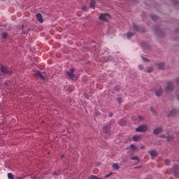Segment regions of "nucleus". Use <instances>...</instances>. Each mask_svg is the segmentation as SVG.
I'll list each match as a JSON object with an SVG mask.
<instances>
[{
  "mask_svg": "<svg viewBox=\"0 0 179 179\" xmlns=\"http://www.w3.org/2000/svg\"><path fill=\"white\" fill-rule=\"evenodd\" d=\"M0 71L2 73V76H4V78H6L7 76L10 77L13 75V71L9 70L8 67L3 66L2 64H0Z\"/></svg>",
  "mask_w": 179,
  "mask_h": 179,
  "instance_id": "nucleus-1",
  "label": "nucleus"
},
{
  "mask_svg": "<svg viewBox=\"0 0 179 179\" xmlns=\"http://www.w3.org/2000/svg\"><path fill=\"white\" fill-rule=\"evenodd\" d=\"M148 128L149 127H148V124H141L136 129V132H142L143 134H145V133L148 132Z\"/></svg>",
  "mask_w": 179,
  "mask_h": 179,
  "instance_id": "nucleus-2",
  "label": "nucleus"
},
{
  "mask_svg": "<svg viewBox=\"0 0 179 179\" xmlns=\"http://www.w3.org/2000/svg\"><path fill=\"white\" fill-rule=\"evenodd\" d=\"M111 16L108 13H101L99 14V20H102L103 22H108Z\"/></svg>",
  "mask_w": 179,
  "mask_h": 179,
  "instance_id": "nucleus-3",
  "label": "nucleus"
},
{
  "mask_svg": "<svg viewBox=\"0 0 179 179\" xmlns=\"http://www.w3.org/2000/svg\"><path fill=\"white\" fill-rule=\"evenodd\" d=\"M173 171L174 172V176L176 177V178H178L179 177V166L177 164L173 165Z\"/></svg>",
  "mask_w": 179,
  "mask_h": 179,
  "instance_id": "nucleus-4",
  "label": "nucleus"
},
{
  "mask_svg": "<svg viewBox=\"0 0 179 179\" xmlns=\"http://www.w3.org/2000/svg\"><path fill=\"white\" fill-rule=\"evenodd\" d=\"M118 124L119 125H120V127H127V125L128 124V120H127V118L125 117H123L119 120Z\"/></svg>",
  "mask_w": 179,
  "mask_h": 179,
  "instance_id": "nucleus-5",
  "label": "nucleus"
},
{
  "mask_svg": "<svg viewBox=\"0 0 179 179\" xmlns=\"http://www.w3.org/2000/svg\"><path fill=\"white\" fill-rule=\"evenodd\" d=\"M73 72H75V69L73 68L70 69V71L66 72V75H68L69 78L71 79V80H73V77L75 76V73H73Z\"/></svg>",
  "mask_w": 179,
  "mask_h": 179,
  "instance_id": "nucleus-6",
  "label": "nucleus"
},
{
  "mask_svg": "<svg viewBox=\"0 0 179 179\" xmlns=\"http://www.w3.org/2000/svg\"><path fill=\"white\" fill-rule=\"evenodd\" d=\"M174 90V85H173V83L169 82L167 83V87H166L165 90L166 92H173Z\"/></svg>",
  "mask_w": 179,
  "mask_h": 179,
  "instance_id": "nucleus-7",
  "label": "nucleus"
},
{
  "mask_svg": "<svg viewBox=\"0 0 179 179\" xmlns=\"http://www.w3.org/2000/svg\"><path fill=\"white\" fill-rule=\"evenodd\" d=\"M103 134H110L111 132V126L106 124L103 127Z\"/></svg>",
  "mask_w": 179,
  "mask_h": 179,
  "instance_id": "nucleus-8",
  "label": "nucleus"
},
{
  "mask_svg": "<svg viewBox=\"0 0 179 179\" xmlns=\"http://www.w3.org/2000/svg\"><path fill=\"white\" fill-rule=\"evenodd\" d=\"M133 27H134V30H135L136 31H140V33H145V29H143V27H139L136 24H134Z\"/></svg>",
  "mask_w": 179,
  "mask_h": 179,
  "instance_id": "nucleus-9",
  "label": "nucleus"
},
{
  "mask_svg": "<svg viewBox=\"0 0 179 179\" xmlns=\"http://www.w3.org/2000/svg\"><path fill=\"white\" fill-rule=\"evenodd\" d=\"M164 129L163 127H157L154 129L153 134L154 135H159V134H162Z\"/></svg>",
  "mask_w": 179,
  "mask_h": 179,
  "instance_id": "nucleus-10",
  "label": "nucleus"
},
{
  "mask_svg": "<svg viewBox=\"0 0 179 179\" xmlns=\"http://www.w3.org/2000/svg\"><path fill=\"white\" fill-rule=\"evenodd\" d=\"M36 17L38 22H39V23H44V20L43 19V15H41V13H38L36 15Z\"/></svg>",
  "mask_w": 179,
  "mask_h": 179,
  "instance_id": "nucleus-11",
  "label": "nucleus"
},
{
  "mask_svg": "<svg viewBox=\"0 0 179 179\" xmlns=\"http://www.w3.org/2000/svg\"><path fill=\"white\" fill-rule=\"evenodd\" d=\"M149 153L152 157H157V156H158V155H159L157 153V151H156V150H150V151H149Z\"/></svg>",
  "mask_w": 179,
  "mask_h": 179,
  "instance_id": "nucleus-12",
  "label": "nucleus"
},
{
  "mask_svg": "<svg viewBox=\"0 0 179 179\" xmlns=\"http://www.w3.org/2000/svg\"><path fill=\"white\" fill-rule=\"evenodd\" d=\"M9 34H8V32H3L0 34V38L3 40H6V38L8 37Z\"/></svg>",
  "mask_w": 179,
  "mask_h": 179,
  "instance_id": "nucleus-13",
  "label": "nucleus"
},
{
  "mask_svg": "<svg viewBox=\"0 0 179 179\" xmlns=\"http://www.w3.org/2000/svg\"><path fill=\"white\" fill-rule=\"evenodd\" d=\"M36 76H39V77L42 79V80H45V78L44 76L41 73V71H37L36 72Z\"/></svg>",
  "mask_w": 179,
  "mask_h": 179,
  "instance_id": "nucleus-14",
  "label": "nucleus"
},
{
  "mask_svg": "<svg viewBox=\"0 0 179 179\" xmlns=\"http://www.w3.org/2000/svg\"><path fill=\"white\" fill-rule=\"evenodd\" d=\"M155 31L157 33V36H159V37H163V35H162L163 31H162L160 29L155 28Z\"/></svg>",
  "mask_w": 179,
  "mask_h": 179,
  "instance_id": "nucleus-15",
  "label": "nucleus"
},
{
  "mask_svg": "<svg viewBox=\"0 0 179 179\" xmlns=\"http://www.w3.org/2000/svg\"><path fill=\"white\" fill-rule=\"evenodd\" d=\"M176 114H177V110L176 109H173L168 114V117H173V116L176 115Z\"/></svg>",
  "mask_w": 179,
  "mask_h": 179,
  "instance_id": "nucleus-16",
  "label": "nucleus"
},
{
  "mask_svg": "<svg viewBox=\"0 0 179 179\" xmlns=\"http://www.w3.org/2000/svg\"><path fill=\"white\" fill-rule=\"evenodd\" d=\"M163 94V90L162 88H160L159 90H157L155 92V95L157 96V97H160V96H162Z\"/></svg>",
  "mask_w": 179,
  "mask_h": 179,
  "instance_id": "nucleus-17",
  "label": "nucleus"
},
{
  "mask_svg": "<svg viewBox=\"0 0 179 179\" xmlns=\"http://www.w3.org/2000/svg\"><path fill=\"white\" fill-rule=\"evenodd\" d=\"M140 139H141V136L135 135L133 136V141L134 142H139Z\"/></svg>",
  "mask_w": 179,
  "mask_h": 179,
  "instance_id": "nucleus-18",
  "label": "nucleus"
},
{
  "mask_svg": "<svg viewBox=\"0 0 179 179\" xmlns=\"http://www.w3.org/2000/svg\"><path fill=\"white\" fill-rule=\"evenodd\" d=\"M90 6L92 8L94 9L96 8V1H92L90 3Z\"/></svg>",
  "mask_w": 179,
  "mask_h": 179,
  "instance_id": "nucleus-19",
  "label": "nucleus"
},
{
  "mask_svg": "<svg viewBox=\"0 0 179 179\" xmlns=\"http://www.w3.org/2000/svg\"><path fill=\"white\" fill-rule=\"evenodd\" d=\"M112 167L114 170H120V165L118 164H113Z\"/></svg>",
  "mask_w": 179,
  "mask_h": 179,
  "instance_id": "nucleus-20",
  "label": "nucleus"
},
{
  "mask_svg": "<svg viewBox=\"0 0 179 179\" xmlns=\"http://www.w3.org/2000/svg\"><path fill=\"white\" fill-rule=\"evenodd\" d=\"M159 66V69H164V63L157 64Z\"/></svg>",
  "mask_w": 179,
  "mask_h": 179,
  "instance_id": "nucleus-21",
  "label": "nucleus"
},
{
  "mask_svg": "<svg viewBox=\"0 0 179 179\" xmlns=\"http://www.w3.org/2000/svg\"><path fill=\"white\" fill-rule=\"evenodd\" d=\"M88 179H102L101 178L97 177L96 176L92 175L88 177Z\"/></svg>",
  "mask_w": 179,
  "mask_h": 179,
  "instance_id": "nucleus-22",
  "label": "nucleus"
},
{
  "mask_svg": "<svg viewBox=\"0 0 179 179\" xmlns=\"http://www.w3.org/2000/svg\"><path fill=\"white\" fill-rule=\"evenodd\" d=\"M173 140H174V136H169L167 137V141L168 142H171Z\"/></svg>",
  "mask_w": 179,
  "mask_h": 179,
  "instance_id": "nucleus-23",
  "label": "nucleus"
},
{
  "mask_svg": "<svg viewBox=\"0 0 179 179\" xmlns=\"http://www.w3.org/2000/svg\"><path fill=\"white\" fill-rule=\"evenodd\" d=\"M133 36H134V33L132 32H127V38H131V37H132Z\"/></svg>",
  "mask_w": 179,
  "mask_h": 179,
  "instance_id": "nucleus-24",
  "label": "nucleus"
},
{
  "mask_svg": "<svg viewBox=\"0 0 179 179\" xmlns=\"http://www.w3.org/2000/svg\"><path fill=\"white\" fill-rule=\"evenodd\" d=\"M151 19H152L154 22H156V20H157V19H159V17H157V15H152V16H151Z\"/></svg>",
  "mask_w": 179,
  "mask_h": 179,
  "instance_id": "nucleus-25",
  "label": "nucleus"
},
{
  "mask_svg": "<svg viewBox=\"0 0 179 179\" xmlns=\"http://www.w3.org/2000/svg\"><path fill=\"white\" fill-rule=\"evenodd\" d=\"M19 29L20 30V29H22V34H26V32H24V31H23V30H24V24H22V26H21V27H19Z\"/></svg>",
  "mask_w": 179,
  "mask_h": 179,
  "instance_id": "nucleus-26",
  "label": "nucleus"
},
{
  "mask_svg": "<svg viewBox=\"0 0 179 179\" xmlns=\"http://www.w3.org/2000/svg\"><path fill=\"white\" fill-rule=\"evenodd\" d=\"M8 178H9V179H15V176H13V174L9 173H8Z\"/></svg>",
  "mask_w": 179,
  "mask_h": 179,
  "instance_id": "nucleus-27",
  "label": "nucleus"
},
{
  "mask_svg": "<svg viewBox=\"0 0 179 179\" xmlns=\"http://www.w3.org/2000/svg\"><path fill=\"white\" fill-rule=\"evenodd\" d=\"M153 71H154L153 67H150L148 69L146 70V72H148V73H150L153 72Z\"/></svg>",
  "mask_w": 179,
  "mask_h": 179,
  "instance_id": "nucleus-28",
  "label": "nucleus"
},
{
  "mask_svg": "<svg viewBox=\"0 0 179 179\" xmlns=\"http://www.w3.org/2000/svg\"><path fill=\"white\" fill-rule=\"evenodd\" d=\"M120 86L118 85H116L115 87H114V92H120Z\"/></svg>",
  "mask_w": 179,
  "mask_h": 179,
  "instance_id": "nucleus-29",
  "label": "nucleus"
},
{
  "mask_svg": "<svg viewBox=\"0 0 179 179\" xmlns=\"http://www.w3.org/2000/svg\"><path fill=\"white\" fill-rule=\"evenodd\" d=\"M141 58H142L143 60H144L145 62H150L149 59H148V58H146L143 56H142Z\"/></svg>",
  "mask_w": 179,
  "mask_h": 179,
  "instance_id": "nucleus-30",
  "label": "nucleus"
},
{
  "mask_svg": "<svg viewBox=\"0 0 179 179\" xmlns=\"http://www.w3.org/2000/svg\"><path fill=\"white\" fill-rule=\"evenodd\" d=\"M130 148H131V150H136V147L134 144H131L130 145Z\"/></svg>",
  "mask_w": 179,
  "mask_h": 179,
  "instance_id": "nucleus-31",
  "label": "nucleus"
},
{
  "mask_svg": "<svg viewBox=\"0 0 179 179\" xmlns=\"http://www.w3.org/2000/svg\"><path fill=\"white\" fill-rule=\"evenodd\" d=\"M131 160H138L139 161V157L138 156H134L131 158Z\"/></svg>",
  "mask_w": 179,
  "mask_h": 179,
  "instance_id": "nucleus-32",
  "label": "nucleus"
},
{
  "mask_svg": "<svg viewBox=\"0 0 179 179\" xmlns=\"http://www.w3.org/2000/svg\"><path fill=\"white\" fill-rule=\"evenodd\" d=\"M138 69L140 71H145V67L141 64L138 66Z\"/></svg>",
  "mask_w": 179,
  "mask_h": 179,
  "instance_id": "nucleus-33",
  "label": "nucleus"
},
{
  "mask_svg": "<svg viewBox=\"0 0 179 179\" xmlns=\"http://www.w3.org/2000/svg\"><path fill=\"white\" fill-rule=\"evenodd\" d=\"M170 163H171V161H170V160H169V159H166V160H165V164H166V166H170Z\"/></svg>",
  "mask_w": 179,
  "mask_h": 179,
  "instance_id": "nucleus-34",
  "label": "nucleus"
},
{
  "mask_svg": "<svg viewBox=\"0 0 179 179\" xmlns=\"http://www.w3.org/2000/svg\"><path fill=\"white\" fill-rule=\"evenodd\" d=\"M114 124V120H111L107 125H110V127H111V125H113Z\"/></svg>",
  "mask_w": 179,
  "mask_h": 179,
  "instance_id": "nucleus-35",
  "label": "nucleus"
},
{
  "mask_svg": "<svg viewBox=\"0 0 179 179\" xmlns=\"http://www.w3.org/2000/svg\"><path fill=\"white\" fill-rule=\"evenodd\" d=\"M113 176V172H110V173L105 176V178H108V177H111Z\"/></svg>",
  "mask_w": 179,
  "mask_h": 179,
  "instance_id": "nucleus-36",
  "label": "nucleus"
},
{
  "mask_svg": "<svg viewBox=\"0 0 179 179\" xmlns=\"http://www.w3.org/2000/svg\"><path fill=\"white\" fill-rule=\"evenodd\" d=\"M122 98L121 97H118L117 99V101H118L119 104H121V103L122 102Z\"/></svg>",
  "mask_w": 179,
  "mask_h": 179,
  "instance_id": "nucleus-37",
  "label": "nucleus"
},
{
  "mask_svg": "<svg viewBox=\"0 0 179 179\" xmlns=\"http://www.w3.org/2000/svg\"><path fill=\"white\" fill-rule=\"evenodd\" d=\"M82 10H83L84 12H87V7H86V6H83V7H82Z\"/></svg>",
  "mask_w": 179,
  "mask_h": 179,
  "instance_id": "nucleus-38",
  "label": "nucleus"
},
{
  "mask_svg": "<svg viewBox=\"0 0 179 179\" xmlns=\"http://www.w3.org/2000/svg\"><path fill=\"white\" fill-rule=\"evenodd\" d=\"M150 111L152 112V113L154 114V115H156V111H155V110L153 109V107L150 108Z\"/></svg>",
  "mask_w": 179,
  "mask_h": 179,
  "instance_id": "nucleus-39",
  "label": "nucleus"
},
{
  "mask_svg": "<svg viewBox=\"0 0 179 179\" xmlns=\"http://www.w3.org/2000/svg\"><path fill=\"white\" fill-rule=\"evenodd\" d=\"M8 83H10V80H6L5 83H4V85L5 86H8Z\"/></svg>",
  "mask_w": 179,
  "mask_h": 179,
  "instance_id": "nucleus-40",
  "label": "nucleus"
},
{
  "mask_svg": "<svg viewBox=\"0 0 179 179\" xmlns=\"http://www.w3.org/2000/svg\"><path fill=\"white\" fill-rule=\"evenodd\" d=\"M160 138H162L163 139H166V138H167V136H166V134H162L160 136Z\"/></svg>",
  "mask_w": 179,
  "mask_h": 179,
  "instance_id": "nucleus-41",
  "label": "nucleus"
},
{
  "mask_svg": "<svg viewBox=\"0 0 179 179\" xmlns=\"http://www.w3.org/2000/svg\"><path fill=\"white\" fill-rule=\"evenodd\" d=\"M138 119L140 120V121H142V120H145V118L141 115H138Z\"/></svg>",
  "mask_w": 179,
  "mask_h": 179,
  "instance_id": "nucleus-42",
  "label": "nucleus"
},
{
  "mask_svg": "<svg viewBox=\"0 0 179 179\" xmlns=\"http://www.w3.org/2000/svg\"><path fill=\"white\" fill-rule=\"evenodd\" d=\"M176 83L178 85V86H179V78H176Z\"/></svg>",
  "mask_w": 179,
  "mask_h": 179,
  "instance_id": "nucleus-43",
  "label": "nucleus"
},
{
  "mask_svg": "<svg viewBox=\"0 0 179 179\" xmlns=\"http://www.w3.org/2000/svg\"><path fill=\"white\" fill-rule=\"evenodd\" d=\"M113 115H114V114L110 112V113H109V117H113Z\"/></svg>",
  "mask_w": 179,
  "mask_h": 179,
  "instance_id": "nucleus-44",
  "label": "nucleus"
},
{
  "mask_svg": "<svg viewBox=\"0 0 179 179\" xmlns=\"http://www.w3.org/2000/svg\"><path fill=\"white\" fill-rule=\"evenodd\" d=\"M122 162L123 163H126L127 159H122Z\"/></svg>",
  "mask_w": 179,
  "mask_h": 179,
  "instance_id": "nucleus-45",
  "label": "nucleus"
},
{
  "mask_svg": "<svg viewBox=\"0 0 179 179\" xmlns=\"http://www.w3.org/2000/svg\"><path fill=\"white\" fill-rule=\"evenodd\" d=\"M142 166H136L134 169H141Z\"/></svg>",
  "mask_w": 179,
  "mask_h": 179,
  "instance_id": "nucleus-46",
  "label": "nucleus"
},
{
  "mask_svg": "<svg viewBox=\"0 0 179 179\" xmlns=\"http://www.w3.org/2000/svg\"><path fill=\"white\" fill-rule=\"evenodd\" d=\"M61 158H62V159H64V155H62V156H61Z\"/></svg>",
  "mask_w": 179,
  "mask_h": 179,
  "instance_id": "nucleus-47",
  "label": "nucleus"
},
{
  "mask_svg": "<svg viewBox=\"0 0 179 179\" xmlns=\"http://www.w3.org/2000/svg\"><path fill=\"white\" fill-rule=\"evenodd\" d=\"M91 1H94V0H90Z\"/></svg>",
  "mask_w": 179,
  "mask_h": 179,
  "instance_id": "nucleus-48",
  "label": "nucleus"
},
{
  "mask_svg": "<svg viewBox=\"0 0 179 179\" xmlns=\"http://www.w3.org/2000/svg\"><path fill=\"white\" fill-rule=\"evenodd\" d=\"M141 149H143V147H142Z\"/></svg>",
  "mask_w": 179,
  "mask_h": 179,
  "instance_id": "nucleus-49",
  "label": "nucleus"
},
{
  "mask_svg": "<svg viewBox=\"0 0 179 179\" xmlns=\"http://www.w3.org/2000/svg\"><path fill=\"white\" fill-rule=\"evenodd\" d=\"M1 75H2V74L0 73V76H1Z\"/></svg>",
  "mask_w": 179,
  "mask_h": 179,
  "instance_id": "nucleus-50",
  "label": "nucleus"
},
{
  "mask_svg": "<svg viewBox=\"0 0 179 179\" xmlns=\"http://www.w3.org/2000/svg\"><path fill=\"white\" fill-rule=\"evenodd\" d=\"M0 135H1V133H0Z\"/></svg>",
  "mask_w": 179,
  "mask_h": 179,
  "instance_id": "nucleus-51",
  "label": "nucleus"
}]
</instances>
